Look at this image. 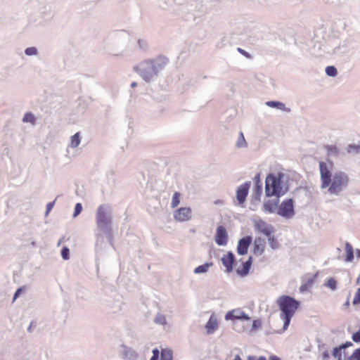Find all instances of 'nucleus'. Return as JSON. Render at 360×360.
I'll return each mask as SVG.
<instances>
[{"instance_id":"nucleus-1","label":"nucleus","mask_w":360,"mask_h":360,"mask_svg":"<svg viewBox=\"0 0 360 360\" xmlns=\"http://www.w3.org/2000/svg\"><path fill=\"white\" fill-rule=\"evenodd\" d=\"M319 169L321 188H328L329 193L338 195L347 187L349 177L345 173L338 172L332 175L326 163L323 161L319 162Z\"/></svg>"},{"instance_id":"nucleus-2","label":"nucleus","mask_w":360,"mask_h":360,"mask_svg":"<svg viewBox=\"0 0 360 360\" xmlns=\"http://www.w3.org/2000/svg\"><path fill=\"white\" fill-rule=\"evenodd\" d=\"M281 311V318L283 320V330L287 329L291 319L300 307V302L288 295H282L277 300Z\"/></svg>"},{"instance_id":"nucleus-3","label":"nucleus","mask_w":360,"mask_h":360,"mask_svg":"<svg viewBox=\"0 0 360 360\" xmlns=\"http://www.w3.org/2000/svg\"><path fill=\"white\" fill-rule=\"evenodd\" d=\"M284 174L281 172L269 174L265 180V193L268 197L276 196L279 198L283 195L287 188L283 185L282 179Z\"/></svg>"},{"instance_id":"nucleus-4","label":"nucleus","mask_w":360,"mask_h":360,"mask_svg":"<svg viewBox=\"0 0 360 360\" xmlns=\"http://www.w3.org/2000/svg\"><path fill=\"white\" fill-rule=\"evenodd\" d=\"M96 224L99 229L110 228L111 219L107 207L104 205H100L96 212Z\"/></svg>"},{"instance_id":"nucleus-5","label":"nucleus","mask_w":360,"mask_h":360,"mask_svg":"<svg viewBox=\"0 0 360 360\" xmlns=\"http://www.w3.org/2000/svg\"><path fill=\"white\" fill-rule=\"evenodd\" d=\"M278 214L282 217L290 218L294 215V206L292 199L284 200L278 210Z\"/></svg>"},{"instance_id":"nucleus-6","label":"nucleus","mask_w":360,"mask_h":360,"mask_svg":"<svg viewBox=\"0 0 360 360\" xmlns=\"http://www.w3.org/2000/svg\"><path fill=\"white\" fill-rule=\"evenodd\" d=\"M254 227L256 231L263 233L266 236H269L274 231L272 226L268 224L262 219H256L254 221Z\"/></svg>"},{"instance_id":"nucleus-7","label":"nucleus","mask_w":360,"mask_h":360,"mask_svg":"<svg viewBox=\"0 0 360 360\" xmlns=\"http://www.w3.org/2000/svg\"><path fill=\"white\" fill-rule=\"evenodd\" d=\"M192 210L190 207H180L174 212V218L179 222L186 221L191 219Z\"/></svg>"},{"instance_id":"nucleus-8","label":"nucleus","mask_w":360,"mask_h":360,"mask_svg":"<svg viewBox=\"0 0 360 360\" xmlns=\"http://www.w3.org/2000/svg\"><path fill=\"white\" fill-rule=\"evenodd\" d=\"M250 181L245 182L241 184L236 191V198L240 205L243 206L245 202L246 197L250 188Z\"/></svg>"},{"instance_id":"nucleus-9","label":"nucleus","mask_w":360,"mask_h":360,"mask_svg":"<svg viewBox=\"0 0 360 360\" xmlns=\"http://www.w3.org/2000/svg\"><path fill=\"white\" fill-rule=\"evenodd\" d=\"M229 236L226 229L219 226L217 228L215 235V242L218 245H226L228 243Z\"/></svg>"},{"instance_id":"nucleus-10","label":"nucleus","mask_w":360,"mask_h":360,"mask_svg":"<svg viewBox=\"0 0 360 360\" xmlns=\"http://www.w3.org/2000/svg\"><path fill=\"white\" fill-rule=\"evenodd\" d=\"M252 257H249L248 259L246 262H242V264L240 265H238V263H236L235 266L237 274L239 275L240 276H247L252 266Z\"/></svg>"},{"instance_id":"nucleus-11","label":"nucleus","mask_w":360,"mask_h":360,"mask_svg":"<svg viewBox=\"0 0 360 360\" xmlns=\"http://www.w3.org/2000/svg\"><path fill=\"white\" fill-rule=\"evenodd\" d=\"M225 319L229 320H249L250 317L240 309H235L226 314Z\"/></svg>"},{"instance_id":"nucleus-12","label":"nucleus","mask_w":360,"mask_h":360,"mask_svg":"<svg viewBox=\"0 0 360 360\" xmlns=\"http://www.w3.org/2000/svg\"><path fill=\"white\" fill-rule=\"evenodd\" d=\"M252 237L248 236L241 238L238 243L237 252L239 255H244L248 253V248L252 243Z\"/></svg>"},{"instance_id":"nucleus-13","label":"nucleus","mask_w":360,"mask_h":360,"mask_svg":"<svg viewBox=\"0 0 360 360\" xmlns=\"http://www.w3.org/2000/svg\"><path fill=\"white\" fill-rule=\"evenodd\" d=\"M265 248L266 242L264 238L257 237L255 239L252 249L254 255L257 256L262 255L264 252Z\"/></svg>"},{"instance_id":"nucleus-14","label":"nucleus","mask_w":360,"mask_h":360,"mask_svg":"<svg viewBox=\"0 0 360 360\" xmlns=\"http://www.w3.org/2000/svg\"><path fill=\"white\" fill-rule=\"evenodd\" d=\"M221 262L224 266L226 267V271L230 273L233 271V266L235 262V257L233 254L229 252L227 254L224 255L221 257Z\"/></svg>"},{"instance_id":"nucleus-15","label":"nucleus","mask_w":360,"mask_h":360,"mask_svg":"<svg viewBox=\"0 0 360 360\" xmlns=\"http://www.w3.org/2000/svg\"><path fill=\"white\" fill-rule=\"evenodd\" d=\"M218 328V322L217 318L212 315L208 321L207 322L205 325V328L207 329V332L208 333H212L214 332Z\"/></svg>"},{"instance_id":"nucleus-16","label":"nucleus","mask_w":360,"mask_h":360,"mask_svg":"<svg viewBox=\"0 0 360 360\" xmlns=\"http://www.w3.org/2000/svg\"><path fill=\"white\" fill-rule=\"evenodd\" d=\"M278 205V200H267L264 204V210L269 213H273L277 209Z\"/></svg>"},{"instance_id":"nucleus-17","label":"nucleus","mask_w":360,"mask_h":360,"mask_svg":"<svg viewBox=\"0 0 360 360\" xmlns=\"http://www.w3.org/2000/svg\"><path fill=\"white\" fill-rule=\"evenodd\" d=\"M346 256L345 260L347 262H351L354 259V249L352 245L347 242L345 243Z\"/></svg>"},{"instance_id":"nucleus-18","label":"nucleus","mask_w":360,"mask_h":360,"mask_svg":"<svg viewBox=\"0 0 360 360\" xmlns=\"http://www.w3.org/2000/svg\"><path fill=\"white\" fill-rule=\"evenodd\" d=\"M212 262H207L202 265L198 266L194 269V273L196 274L205 273L208 271L210 267L213 266Z\"/></svg>"},{"instance_id":"nucleus-19","label":"nucleus","mask_w":360,"mask_h":360,"mask_svg":"<svg viewBox=\"0 0 360 360\" xmlns=\"http://www.w3.org/2000/svg\"><path fill=\"white\" fill-rule=\"evenodd\" d=\"M267 237H268V243H269L270 247L273 250L278 249L279 248V243H278V240L276 238V237L274 236H271V235Z\"/></svg>"},{"instance_id":"nucleus-20","label":"nucleus","mask_w":360,"mask_h":360,"mask_svg":"<svg viewBox=\"0 0 360 360\" xmlns=\"http://www.w3.org/2000/svg\"><path fill=\"white\" fill-rule=\"evenodd\" d=\"M327 150L328 155H336L338 154L339 150L337 146L333 145H327L324 146Z\"/></svg>"},{"instance_id":"nucleus-21","label":"nucleus","mask_w":360,"mask_h":360,"mask_svg":"<svg viewBox=\"0 0 360 360\" xmlns=\"http://www.w3.org/2000/svg\"><path fill=\"white\" fill-rule=\"evenodd\" d=\"M160 360H172V352L169 349H164L161 352Z\"/></svg>"},{"instance_id":"nucleus-22","label":"nucleus","mask_w":360,"mask_h":360,"mask_svg":"<svg viewBox=\"0 0 360 360\" xmlns=\"http://www.w3.org/2000/svg\"><path fill=\"white\" fill-rule=\"evenodd\" d=\"M266 105L271 108H276L283 110L285 109V104L278 101H268Z\"/></svg>"},{"instance_id":"nucleus-23","label":"nucleus","mask_w":360,"mask_h":360,"mask_svg":"<svg viewBox=\"0 0 360 360\" xmlns=\"http://www.w3.org/2000/svg\"><path fill=\"white\" fill-rule=\"evenodd\" d=\"M80 143L79 133L77 132L71 137L70 146L72 148L77 147Z\"/></svg>"},{"instance_id":"nucleus-24","label":"nucleus","mask_w":360,"mask_h":360,"mask_svg":"<svg viewBox=\"0 0 360 360\" xmlns=\"http://www.w3.org/2000/svg\"><path fill=\"white\" fill-rule=\"evenodd\" d=\"M180 203V193L179 192H175L172 196V200L171 202V207L172 208L176 207Z\"/></svg>"},{"instance_id":"nucleus-25","label":"nucleus","mask_w":360,"mask_h":360,"mask_svg":"<svg viewBox=\"0 0 360 360\" xmlns=\"http://www.w3.org/2000/svg\"><path fill=\"white\" fill-rule=\"evenodd\" d=\"M35 120H36L35 117L31 112L25 113V115L22 119V121L24 122H30L33 124L35 123Z\"/></svg>"},{"instance_id":"nucleus-26","label":"nucleus","mask_w":360,"mask_h":360,"mask_svg":"<svg viewBox=\"0 0 360 360\" xmlns=\"http://www.w3.org/2000/svg\"><path fill=\"white\" fill-rule=\"evenodd\" d=\"M314 283V280L313 279H310L309 281H308L307 283L302 284L300 288V290L302 292H304L307 290H308L311 287V285H313Z\"/></svg>"},{"instance_id":"nucleus-27","label":"nucleus","mask_w":360,"mask_h":360,"mask_svg":"<svg viewBox=\"0 0 360 360\" xmlns=\"http://www.w3.org/2000/svg\"><path fill=\"white\" fill-rule=\"evenodd\" d=\"M326 72L328 76L335 77L337 75V70L334 66H328L326 68Z\"/></svg>"},{"instance_id":"nucleus-28","label":"nucleus","mask_w":360,"mask_h":360,"mask_svg":"<svg viewBox=\"0 0 360 360\" xmlns=\"http://www.w3.org/2000/svg\"><path fill=\"white\" fill-rule=\"evenodd\" d=\"M352 304L354 305H357V304H360V288H357V290L355 292V295H354V299L352 301Z\"/></svg>"},{"instance_id":"nucleus-29","label":"nucleus","mask_w":360,"mask_h":360,"mask_svg":"<svg viewBox=\"0 0 360 360\" xmlns=\"http://www.w3.org/2000/svg\"><path fill=\"white\" fill-rule=\"evenodd\" d=\"M326 285L330 288L331 290H335L337 286V282L333 278H330L328 280Z\"/></svg>"},{"instance_id":"nucleus-30","label":"nucleus","mask_w":360,"mask_h":360,"mask_svg":"<svg viewBox=\"0 0 360 360\" xmlns=\"http://www.w3.org/2000/svg\"><path fill=\"white\" fill-rule=\"evenodd\" d=\"M349 360H360V347L353 352Z\"/></svg>"},{"instance_id":"nucleus-31","label":"nucleus","mask_w":360,"mask_h":360,"mask_svg":"<svg viewBox=\"0 0 360 360\" xmlns=\"http://www.w3.org/2000/svg\"><path fill=\"white\" fill-rule=\"evenodd\" d=\"M348 153H359L360 152V146L359 145H349L347 148Z\"/></svg>"},{"instance_id":"nucleus-32","label":"nucleus","mask_w":360,"mask_h":360,"mask_svg":"<svg viewBox=\"0 0 360 360\" xmlns=\"http://www.w3.org/2000/svg\"><path fill=\"white\" fill-rule=\"evenodd\" d=\"M69 255H70V250L67 247H64L63 249H62V251H61V255H62V257L67 260L69 259Z\"/></svg>"},{"instance_id":"nucleus-33","label":"nucleus","mask_w":360,"mask_h":360,"mask_svg":"<svg viewBox=\"0 0 360 360\" xmlns=\"http://www.w3.org/2000/svg\"><path fill=\"white\" fill-rule=\"evenodd\" d=\"M82 210V206L81 203H77L75 207V212L73 214V217H75L79 215Z\"/></svg>"},{"instance_id":"nucleus-34","label":"nucleus","mask_w":360,"mask_h":360,"mask_svg":"<svg viewBox=\"0 0 360 360\" xmlns=\"http://www.w3.org/2000/svg\"><path fill=\"white\" fill-rule=\"evenodd\" d=\"M352 340L355 342H360V328L353 333Z\"/></svg>"},{"instance_id":"nucleus-35","label":"nucleus","mask_w":360,"mask_h":360,"mask_svg":"<svg viewBox=\"0 0 360 360\" xmlns=\"http://www.w3.org/2000/svg\"><path fill=\"white\" fill-rule=\"evenodd\" d=\"M25 53L27 56H32L37 53V49L34 47H30L25 49Z\"/></svg>"},{"instance_id":"nucleus-36","label":"nucleus","mask_w":360,"mask_h":360,"mask_svg":"<svg viewBox=\"0 0 360 360\" xmlns=\"http://www.w3.org/2000/svg\"><path fill=\"white\" fill-rule=\"evenodd\" d=\"M262 186L259 184L256 185V188H255V199L256 200H259V195L262 193Z\"/></svg>"},{"instance_id":"nucleus-37","label":"nucleus","mask_w":360,"mask_h":360,"mask_svg":"<svg viewBox=\"0 0 360 360\" xmlns=\"http://www.w3.org/2000/svg\"><path fill=\"white\" fill-rule=\"evenodd\" d=\"M238 146L241 147L245 145V140L242 132L240 133V139L237 143Z\"/></svg>"},{"instance_id":"nucleus-38","label":"nucleus","mask_w":360,"mask_h":360,"mask_svg":"<svg viewBox=\"0 0 360 360\" xmlns=\"http://www.w3.org/2000/svg\"><path fill=\"white\" fill-rule=\"evenodd\" d=\"M341 347L340 348H338V347H335L333 349V355L335 356V357H337L338 356H341Z\"/></svg>"},{"instance_id":"nucleus-39","label":"nucleus","mask_w":360,"mask_h":360,"mask_svg":"<svg viewBox=\"0 0 360 360\" xmlns=\"http://www.w3.org/2000/svg\"><path fill=\"white\" fill-rule=\"evenodd\" d=\"M153 356L151 357L150 360H158L159 357V350L158 349H155L153 351Z\"/></svg>"},{"instance_id":"nucleus-40","label":"nucleus","mask_w":360,"mask_h":360,"mask_svg":"<svg viewBox=\"0 0 360 360\" xmlns=\"http://www.w3.org/2000/svg\"><path fill=\"white\" fill-rule=\"evenodd\" d=\"M54 203L55 202H51L47 204L46 205V214H48L49 212L53 209V206H54Z\"/></svg>"},{"instance_id":"nucleus-41","label":"nucleus","mask_w":360,"mask_h":360,"mask_svg":"<svg viewBox=\"0 0 360 360\" xmlns=\"http://www.w3.org/2000/svg\"><path fill=\"white\" fill-rule=\"evenodd\" d=\"M22 290V288H20L16 290V292L14 294L13 301H15L18 298V297L21 294Z\"/></svg>"},{"instance_id":"nucleus-42","label":"nucleus","mask_w":360,"mask_h":360,"mask_svg":"<svg viewBox=\"0 0 360 360\" xmlns=\"http://www.w3.org/2000/svg\"><path fill=\"white\" fill-rule=\"evenodd\" d=\"M238 51L240 53H242L243 56H245V57H247V58H250V54H249L248 52H246L245 51L243 50L242 49L238 48Z\"/></svg>"},{"instance_id":"nucleus-43","label":"nucleus","mask_w":360,"mask_h":360,"mask_svg":"<svg viewBox=\"0 0 360 360\" xmlns=\"http://www.w3.org/2000/svg\"><path fill=\"white\" fill-rule=\"evenodd\" d=\"M261 326V322L258 320H255L252 323V327L257 328Z\"/></svg>"},{"instance_id":"nucleus-44","label":"nucleus","mask_w":360,"mask_h":360,"mask_svg":"<svg viewBox=\"0 0 360 360\" xmlns=\"http://www.w3.org/2000/svg\"><path fill=\"white\" fill-rule=\"evenodd\" d=\"M248 360H266V359L264 356H260L258 359H256L253 356H248Z\"/></svg>"},{"instance_id":"nucleus-45","label":"nucleus","mask_w":360,"mask_h":360,"mask_svg":"<svg viewBox=\"0 0 360 360\" xmlns=\"http://www.w3.org/2000/svg\"><path fill=\"white\" fill-rule=\"evenodd\" d=\"M269 360H281L279 357L275 355H271L269 356Z\"/></svg>"},{"instance_id":"nucleus-46","label":"nucleus","mask_w":360,"mask_h":360,"mask_svg":"<svg viewBox=\"0 0 360 360\" xmlns=\"http://www.w3.org/2000/svg\"><path fill=\"white\" fill-rule=\"evenodd\" d=\"M356 255L357 257H360V250H359V249L356 250Z\"/></svg>"},{"instance_id":"nucleus-47","label":"nucleus","mask_w":360,"mask_h":360,"mask_svg":"<svg viewBox=\"0 0 360 360\" xmlns=\"http://www.w3.org/2000/svg\"><path fill=\"white\" fill-rule=\"evenodd\" d=\"M233 360H242L239 355H236Z\"/></svg>"},{"instance_id":"nucleus-48","label":"nucleus","mask_w":360,"mask_h":360,"mask_svg":"<svg viewBox=\"0 0 360 360\" xmlns=\"http://www.w3.org/2000/svg\"><path fill=\"white\" fill-rule=\"evenodd\" d=\"M136 85V84L135 82H133V83L131 84V86H133V87H134V86H135Z\"/></svg>"},{"instance_id":"nucleus-49","label":"nucleus","mask_w":360,"mask_h":360,"mask_svg":"<svg viewBox=\"0 0 360 360\" xmlns=\"http://www.w3.org/2000/svg\"><path fill=\"white\" fill-rule=\"evenodd\" d=\"M61 243H62V240H60L58 243V245H60L61 244Z\"/></svg>"},{"instance_id":"nucleus-50","label":"nucleus","mask_w":360,"mask_h":360,"mask_svg":"<svg viewBox=\"0 0 360 360\" xmlns=\"http://www.w3.org/2000/svg\"><path fill=\"white\" fill-rule=\"evenodd\" d=\"M349 301H347V302H346V305H349Z\"/></svg>"}]
</instances>
